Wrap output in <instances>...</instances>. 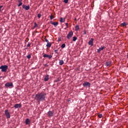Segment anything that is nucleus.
<instances>
[{
    "mask_svg": "<svg viewBox=\"0 0 128 128\" xmlns=\"http://www.w3.org/2000/svg\"><path fill=\"white\" fill-rule=\"evenodd\" d=\"M54 112L53 110H49L48 112V116H53Z\"/></svg>",
    "mask_w": 128,
    "mask_h": 128,
    "instance_id": "7",
    "label": "nucleus"
},
{
    "mask_svg": "<svg viewBox=\"0 0 128 128\" xmlns=\"http://www.w3.org/2000/svg\"><path fill=\"white\" fill-rule=\"evenodd\" d=\"M64 62L62 60H59V64L60 66H62L64 64Z\"/></svg>",
    "mask_w": 128,
    "mask_h": 128,
    "instance_id": "18",
    "label": "nucleus"
},
{
    "mask_svg": "<svg viewBox=\"0 0 128 128\" xmlns=\"http://www.w3.org/2000/svg\"><path fill=\"white\" fill-rule=\"evenodd\" d=\"M122 26H126L127 23L126 22H123V23H121Z\"/></svg>",
    "mask_w": 128,
    "mask_h": 128,
    "instance_id": "19",
    "label": "nucleus"
},
{
    "mask_svg": "<svg viewBox=\"0 0 128 128\" xmlns=\"http://www.w3.org/2000/svg\"><path fill=\"white\" fill-rule=\"evenodd\" d=\"M61 48H66V44H63L62 46H61Z\"/></svg>",
    "mask_w": 128,
    "mask_h": 128,
    "instance_id": "25",
    "label": "nucleus"
},
{
    "mask_svg": "<svg viewBox=\"0 0 128 128\" xmlns=\"http://www.w3.org/2000/svg\"><path fill=\"white\" fill-rule=\"evenodd\" d=\"M84 34H86V30H84Z\"/></svg>",
    "mask_w": 128,
    "mask_h": 128,
    "instance_id": "35",
    "label": "nucleus"
},
{
    "mask_svg": "<svg viewBox=\"0 0 128 128\" xmlns=\"http://www.w3.org/2000/svg\"><path fill=\"white\" fill-rule=\"evenodd\" d=\"M21 5H22V1H20L19 4H18V6L20 7V6H21Z\"/></svg>",
    "mask_w": 128,
    "mask_h": 128,
    "instance_id": "28",
    "label": "nucleus"
},
{
    "mask_svg": "<svg viewBox=\"0 0 128 128\" xmlns=\"http://www.w3.org/2000/svg\"><path fill=\"white\" fill-rule=\"evenodd\" d=\"M79 25L76 26V30H79Z\"/></svg>",
    "mask_w": 128,
    "mask_h": 128,
    "instance_id": "22",
    "label": "nucleus"
},
{
    "mask_svg": "<svg viewBox=\"0 0 128 128\" xmlns=\"http://www.w3.org/2000/svg\"><path fill=\"white\" fill-rule=\"evenodd\" d=\"M58 50H54V52H55L56 54H58Z\"/></svg>",
    "mask_w": 128,
    "mask_h": 128,
    "instance_id": "32",
    "label": "nucleus"
},
{
    "mask_svg": "<svg viewBox=\"0 0 128 128\" xmlns=\"http://www.w3.org/2000/svg\"><path fill=\"white\" fill-rule=\"evenodd\" d=\"M22 7L26 10H28V9L30 8V5H25L24 4H23V5H22Z\"/></svg>",
    "mask_w": 128,
    "mask_h": 128,
    "instance_id": "9",
    "label": "nucleus"
},
{
    "mask_svg": "<svg viewBox=\"0 0 128 128\" xmlns=\"http://www.w3.org/2000/svg\"><path fill=\"white\" fill-rule=\"evenodd\" d=\"M27 58H28V60H30V58H31V54H28L26 56Z\"/></svg>",
    "mask_w": 128,
    "mask_h": 128,
    "instance_id": "26",
    "label": "nucleus"
},
{
    "mask_svg": "<svg viewBox=\"0 0 128 128\" xmlns=\"http://www.w3.org/2000/svg\"><path fill=\"white\" fill-rule=\"evenodd\" d=\"M61 40H62L61 38H58V42H61Z\"/></svg>",
    "mask_w": 128,
    "mask_h": 128,
    "instance_id": "36",
    "label": "nucleus"
},
{
    "mask_svg": "<svg viewBox=\"0 0 128 128\" xmlns=\"http://www.w3.org/2000/svg\"><path fill=\"white\" fill-rule=\"evenodd\" d=\"M77 38L76 36H74L73 37V42H76V40H77Z\"/></svg>",
    "mask_w": 128,
    "mask_h": 128,
    "instance_id": "23",
    "label": "nucleus"
},
{
    "mask_svg": "<svg viewBox=\"0 0 128 128\" xmlns=\"http://www.w3.org/2000/svg\"><path fill=\"white\" fill-rule=\"evenodd\" d=\"M46 46L47 48H50L52 46V44H50V42L49 40H48V44L46 45Z\"/></svg>",
    "mask_w": 128,
    "mask_h": 128,
    "instance_id": "17",
    "label": "nucleus"
},
{
    "mask_svg": "<svg viewBox=\"0 0 128 128\" xmlns=\"http://www.w3.org/2000/svg\"><path fill=\"white\" fill-rule=\"evenodd\" d=\"M30 46H31V44H30V42H28V44H27V46L30 47Z\"/></svg>",
    "mask_w": 128,
    "mask_h": 128,
    "instance_id": "30",
    "label": "nucleus"
},
{
    "mask_svg": "<svg viewBox=\"0 0 128 128\" xmlns=\"http://www.w3.org/2000/svg\"><path fill=\"white\" fill-rule=\"evenodd\" d=\"M102 114H98V117L100 118H102Z\"/></svg>",
    "mask_w": 128,
    "mask_h": 128,
    "instance_id": "29",
    "label": "nucleus"
},
{
    "mask_svg": "<svg viewBox=\"0 0 128 128\" xmlns=\"http://www.w3.org/2000/svg\"><path fill=\"white\" fill-rule=\"evenodd\" d=\"M5 114L7 118H10V112H8V110H5Z\"/></svg>",
    "mask_w": 128,
    "mask_h": 128,
    "instance_id": "6",
    "label": "nucleus"
},
{
    "mask_svg": "<svg viewBox=\"0 0 128 128\" xmlns=\"http://www.w3.org/2000/svg\"><path fill=\"white\" fill-rule=\"evenodd\" d=\"M66 27L67 28H68V23H66Z\"/></svg>",
    "mask_w": 128,
    "mask_h": 128,
    "instance_id": "33",
    "label": "nucleus"
},
{
    "mask_svg": "<svg viewBox=\"0 0 128 128\" xmlns=\"http://www.w3.org/2000/svg\"><path fill=\"white\" fill-rule=\"evenodd\" d=\"M104 48H105L104 46H101V48H100L98 50L97 52H101V50H104Z\"/></svg>",
    "mask_w": 128,
    "mask_h": 128,
    "instance_id": "15",
    "label": "nucleus"
},
{
    "mask_svg": "<svg viewBox=\"0 0 128 128\" xmlns=\"http://www.w3.org/2000/svg\"><path fill=\"white\" fill-rule=\"evenodd\" d=\"M84 88H90L91 84L90 82H84L82 84Z\"/></svg>",
    "mask_w": 128,
    "mask_h": 128,
    "instance_id": "3",
    "label": "nucleus"
},
{
    "mask_svg": "<svg viewBox=\"0 0 128 128\" xmlns=\"http://www.w3.org/2000/svg\"><path fill=\"white\" fill-rule=\"evenodd\" d=\"M46 94L42 92H39L36 94L34 98L36 100H38V102H42L44 100H46Z\"/></svg>",
    "mask_w": 128,
    "mask_h": 128,
    "instance_id": "1",
    "label": "nucleus"
},
{
    "mask_svg": "<svg viewBox=\"0 0 128 128\" xmlns=\"http://www.w3.org/2000/svg\"><path fill=\"white\" fill-rule=\"evenodd\" d=\"M8 68V66L6 65L1 66H0V70H2V72H6Z\"/></svg>",
    "mask_w": 128,
    "mask_h": 128,
    "instance_id": "2",
    "label": "nucleus"
},
{
    "mask_svg": "<svg viewBox=\"0 0 128 128\" xmlns=\"http://www.w3.org/2000/svg\"><path fill=\"white\" fill-rule=\"evenodd\" d=\"M5 86L8 88H10L11 86H14L12 82H6L5 84Z\"/></svg>",
    "mask_w": 128,
    "mask_h": 128,
    "instance_id": "4",
    "label": "nucleus"
},
{
    "mask_svg": "<svg viewBox=\"0 0 128 128\" xmlns=\"http://www.w3.org/2000/svg\"><path fill=\"white\" fill-rule=\"evenodd\" d=\"M25 123L26 124H30V118H26L25 120Z\"/></svg>",
    "mask_w": 128,
    "mask_h": 128,
    "instance_id": "14",
    "label": "nucleus"
},
{
    "mask_svg": "<svg viewBox=\"0 0 128 128\" xmlns=\"http://www.w3.org/2000/svg\"><path fill=\"white\" fill-rule=\"evenodd\" d=\"M44 58H52V56L51 54H44L43 56Z\"/></svg>",
    "mask_w": 128,
    "mask_h": 128,
    "instance_id": "11",
    "label": "nucleus"
},
{
    "mask_svg": "<svg viewBox=\"0 0 128 128\" xmlns=\"http://www.w3.org/2000/svg\"><path fill=\"white\" fill-rule=\"evenodd\" d=\"M64 3H68V0H64Z\"/></svg>",
    "mask_w": 128,
    "mask_h": 128,
    "instance_id": "34",
    "label": "nucleus"
},
{
    "mask_svg": "<svg viewBox=\"0 0 128 128\" xmlns=\"http://www.w3.org/2000/svg\"><path fill=\"white\" fill-rule=\"evenodd\" d=\"M20 1H22V0H18V2H19V3H20Z\"/></svg>",
    "mask_w": 128,
    "mask_h": 128,
    "instance_id": "37",
    "label": "nucleus"
},
{
    "mask_svg": "<svg viewBox=\"0 0 128 128\" xmlns=\"http://www.w3.org/2000/svg\"><path fill=\"white\" fill-rule=\"evenodd\" d=\"M60 22H64V18H62V17H60Z\"/></svg>",
    "mask_w": 128,
    "mask_h": 128,
    "instance_id": "21",
    "label": "nucleus"
},
{
    "mask_svg": "<svg viewBox=\"0 0 128 128\" xmlns=\"http://www.w3.org/2000/svg\"><path fill=\"white\" fill-rule=\"evenodd\" d=\"M112 64V62L109 61V62H106L105 64V66H110Z\"/></svg>",
    "mask_w": 128,
    "mask_h": 128,
    "instance_id": "13",
    "label": "nucleus"
},
{
    "mask_svg": "<svg viewBox=\"0 0 128 128\" xmlns=\"http://www.w3.org/2000/svg\"><path fill=\"white\" fill-rule=\"evenodd\" d=\"M49 78H50V76H48V74H46V76L44 78V82H48V80Z\"/></svg>",
    "mask_w": 128,
    "mask_h": 128,
    "instance_id": "16",
    "label": "nucleus"
},
{
    "mask_svg": "<svg viewBox=\"0 0 128 128\" xmlns=\"http://www.w3.org/2000/svg\"><path fill=\"white\" fill-rule=\"evenodd\" d=\"M2 6H0V8H2Z\"/></svg>",
    "mask_w": 128,
    "mask_h": 128,
    "instance_id": "38",
    "label": "nucleus"
},
{
    "mask_svg": "<svg viewBox=\"0 0 128 128\" xmlns=\"http://www.w3.org/2000/svg\"><path fill=\"white\" fill-rule=\"evenodd\" d=\"M54 15H52V14H51V15L50 16V20H54Z\"/></svg>",
    "mask_w": 128,
    "mask_h": 128,
    "instance_id": "20",
    "label": "nucleus"
},
{
    "mask_svg": "<svg viewBox=\"0 0 128 128\" xmlns=\"http://www.w3.org/2000/svg\"><path fill=\"white\" fill-rule=\"evenodd\" d=\"M51 24H53L55 28H56L58 24V22H56V21H50Z\"/></svg>",
    "mask_w": 128,
    "mask_h": 128,
    "instance_id": "8",
    "label": "nucleus"
},
{
    "mask_svg": "<svg viewBox=\"0 0 128 128\" xmlns=\"http://www.w3.org/2000/svg\"><path fill=\"white\" fill-rule=\"evenodd\" d=\"M41 16H42V14H41V13H38V18H40Z\"/></svg>",
    "mask_w": 128,
    "mask_h": 128,
    "instance_id": "24",
    "label": "nucleus"
},
{
    "mask_svg": "<svg viewBox=\"0 0 128 128\" xmlns=\"http://www.w3.org/2000/svg\"><path fill=\"white\" fill-rule=\"evenodd\" d=\"M44 40H45V42H47V44H48V40L46 38H45Z\"/></svg>",
    "mask_w": 128,
    "mask_h": 128,
    "instance_id": "31",
    "label": "nucleus"
},
{
    "mask_svg": "<svg viewBox=\"0 0 128 128\" xmlns=\"http://www.w3.org/2000/svg\"><path fill=\"white\" fill-rule=\"evenodd\" d=\"M127 58H128V56H127Z\"/></svg>",
    "mask_w": 128,
    "mask_h": 128,
    "instance_id": "39",
    "label": "nucleus"
},
{
    "mask_svg": "<svg viewBox=\"0 0 128 128\" xmlns=\"http://www.w3.org/2000/svg\"><path fill=\"white\" fill-rule=\"evenodd\" d=\"M74 32H70L68 34L67 36V38L68 40H70L73 36Z\"/></svg>",
    "mask_w": 128,
    "mask_h": 128,
    "instance_id": "5",
    "label": "nucleus"
},
{
    "mask_svg": "<svg viewBox=\"0 0 128 128\" xmlns=\"http://www.w3.org/2000/svg\"><path fill=\"white\" fill-rule=\"evenodd\" d=\"M94 38H91V40L88 42L89 46H94Z\"/></svg>",
    "mask_w": 128,
    "mask_h": 128,
    "instance_id": "10",
    "label": "nucleus"
},
{
    "mask_svg": "<svg viewBox=\"0 0 128 128\" xmlns=\"http://www.w3.org/2000/svg\"><path fill=\"white\" fill-rule=\"evenodd\" d=\"M22 104H16L14 106V107L15 108H21Z\"/></svg>",
    "mask_w": 128,
    "mask_h": 128,
    "instance_id": "12",
    "label": "nucleus"
},
{
    "mask_svg": "<svg viewBox=\"0 0 128 128\" xmlns=\"http://www.w3.org/2000/svg\"><path fill=\"white\" fill-rule=\"evenodd\" d=\"M37 26H38V24H37L36 22H35L34 25V28H36Z\"/></svg>",
    "mask_w": 128,
    "mask_h": 128,
    "instance_id": "27",
    "label": "nucleus"
}]
</instances>
